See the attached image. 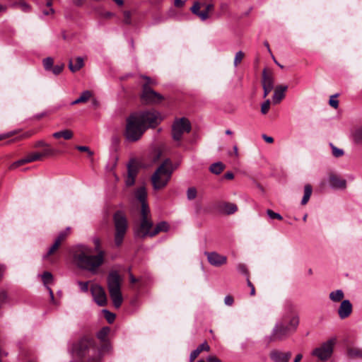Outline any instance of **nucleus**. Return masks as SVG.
<instances>
[{
  "instance_id": "48",
  "label": "nucleus",
  "mask_w": 362,
  "mask_h": 362,
  "mask_svg": "<svg viewBox=\"0 0 362 362\" xmlns=\"http://www.w3.org/2000/svg\"><path fill=\"white\" fill-rule=\"evenodd\" d=\"M337 96V95H332L329 101V105L335 109L339 106V101L336 99Z\"/></svg>"
},
{
  "instance_id": "61",
  "label": "nucleus",
  "mask_w": 362,
  "mask_h": 362,
  "mask_svg": "<svg viewBox=\"0 0 362 362\" xmlns=\"http://www.w3.org/2000/svg\"><path fill=\"white\" fill-rule=\"evenodd\" d=\"M207 361L209 362H221V361L217 357H216L214 356H209L207 358Z\"/></svg>"
},
{
  "instance_id": "33",
  "label": "nucleus",
  "mask_w": 362,
  "mask_h": 362,
  "mask_svg": "<svg viewBox=\"0 0 362 362\" xmlns=\"http://www.w3.org/2000/svg\"><path fill=\"white\" fill-rule=\"evenodd\" d=\"M26 160L27 163H32L37 160H42V155L40 154V152H32L28 153L26 156Z\"/></svg>"
},
{
  "instance_id": "23",
  "label": "nucleus",
  "mask_w": 362,
  "mask_h": 362,
  "mask_svg": "<svg viewBox=\"0 0 362 362\" xmlns=\"http://www.w3.org/2000/svg\"><path fill=\"white\" fill-rule=\"evenodd\" d=\"M201 4L199 2H195L191 8L192 12L199 16L202 21H205L209 18L207 11H200Z\"/></svg>"
},
{
  "instance_id": "56",
  "label": "nucleus",
  "mask_w": 362,
  "mask_h": 362,
  "mask_svg": "<svg viewBox=\"0 0 362 362\" xmlns=\"http://www.w3.org/2000/svg\"><path fill=\"white\" fill-rule=\"evenodd\" d=\"M224 303L227 305H232L233 303V298L230 296H226L224 298Z\"/></svg>"
},
{
  "instance_id": "54",
  "label": "nucleus",
  "mask_w": 362,
  "mask_h": 362,
  "mask_svg": "<svg viewBox=\"0 0 362 362\" xmlns=\"http://www.w3.org/2000/svg\"><path fill=\"white\" fill-rule=\"evenodd\" d=\"M237 269L239 272L242 273V274H247V267L245 264H238L237 266Z\"/></svg>"
},
{
  "instance_id": "16",
  "label": "nucleus",
  "mask_w": 362,
  "mask_h": 362,
  "mask_svg": "<svg viewBox=\"0 0 362 362\" xmlns=\"http://www.w3.org/2000/svg\"><path fill=\"white\" fill-rule=\"evenodd\" d=\"M269 356L274 362H288L291 357V353L273 350L270 352Z\"/></svg>"
},
{
  "instance_id": "27",
  "label": "nucleus",
  "mask_w": 362,
  "mask_h": 362,
  "mask_svg": "<svg viewBox=\"0 0 362 362\" xmlns=\"http://www.w3.org/2000/svg\"><path fill=\"white\" fill-rule=\"evenodd\" d=\"M329 299L334 302L338 303L342 300L344 297V294L342 290L338 289L334 291H332L329 295Z\"/></svg>"
},
{
  "instance_id": "6",
  "label": "nucleus",
  "mask_w": 362,
  "mask_h": 362,
  "mask_svg": "<svg viewBox=\"0 0 362 362\" xmlns=\"http://www.w3.org/2000/svg\"><path fill=\"white\" fill-rule=\"evenodd\" d=\"M107 281L108 291L113 305L116 308H119L123 302L121 292L122 277L117 272L112 271L109 273Z\"/></svg>"
},
{
  "instance_id": "10",
  "label": "nucleus",
  "mask_w": 362,
  "mask_h": 362,
  "mask_svg": "<svg viewBox=\"0 0 362 362\" xmlns=\"http://www.w3.org/2000/svg\"><path fill=\"white\" fill-rule=\"evenodd\" d=\"M190 130L191 124L187 118L176 119L172 125V137L174 141H180L183 134L189 133Z\"/></svg>"
},
{
  "instance_id": "60",
  "label": "nucleus",
  "mask_w": 362,
  "mask_h": 362,
  "mask_svg": "<svg viewBox=\"0 0 362 362\" xmlns=\"http://www.w3.org/2000/svg\"><path fill=\"white\" fill-rule=\"evenodd\" d=\"M14 134H16V132H10L8 133L1 134L0 135V140L8 138L9 136H13Z\"/></svg>"
},
{
  "instance_id": "8",
  "label": "nucleus",
  "mask_w": 362,
  "mask_h": 362,
  "mask_svg": "<svg viewBox=\"0 0 362 362\" xmlns=\"http://www.w3.org/2000/svg\"><path fill=\"white\" fill-rule=\"evenodd\" d=\"M145 131L144 127L134 114L127 119L124 135L127 141L131 142L138 141Z\"/></svg>"
},
{
  "instance_id": "1",
  "label": "nucleus",
  "mask_w": 362,
  "mask_h": 362,
  "mask_svg": "<svg viewBox=\"0 0 362 362\" xmlns=\"http://www.w3.org/2000/svg\"><path fill=\"white\" fill-rule=\"evenodd\" d=\"M93 243L95 255H93V250L91 247L78 245L73 248L72 255L74 263L78 268L95 274L104 262L105 254L100 248V240L98 238H93Z\"/></svg>"
},
{
  "instance_id": "7",
  "label": "nucleus",
  "mask_w": 362,
  "mask_h": 362,
  "mask_svg": "<svg viewBox=\"0 0 362 362\" xmlns=\"http://www.w3.org/2000/svg\"><path fill=\"white\" fill-rule=\"evenodd\" d=\"M115 227L114 240L117 247H119L123 242L128 228V221L124 214L121 211H116L113 215Z\"/></svg>"
},
{
  "instance_id": "41",
  "label": "nucleus",
  "mask_w": 362,
  "mask_h": 362,
  "mask_svg": "<svg viewBox=\"0 0 362 362\" xmlns=\"http://www.w3.org/2000/svg\"><path fill=\"white\" fill-rule=\"evenodd\" d=\"M267 214L268 215V216L271 218V219H278V220H282L283 217L281 216V214H278V213H276L274 211H273L271 209H267Z\"/></svg>"
},
{
  "instance_id": "18",
  "label": "nucleus",
  "mask_w": 362,
  "mask_h": 362,
  "mask_svg": "<svg viewBox=\"0 0 362 362\" xmlns=\"http://www.w3.org/2000/svg\"><path fill=\"white\" fill-rule=\"evenodd\" d=\"M40 276L42 278L44 286L46 287V288L49 291L51 301L53 303H55L53 291L51 289V288L48 286L49 284L52 282V280H53L52 274L49 272H43L42 274H41Z\"/></svg>"
},
{
  "instance_id": "2",
  "label": "nucleus",
  "mask_w": 362,
  "mask_h": 362,
  "mask_svg": "<svg viewBox=\"0 0 362 362\" xmlns=\"http://www.w3.org/2000/svg\"><path fill=\"white\" fill-rule=\"evenodd\" d=\"M170 228L166 221H161L153 227L151 214L144 209L142 211V218H139L134 226V235L139 238L154 237L160 232H167Z\"/></svg>"
},
{
  "instance_id": "49",
  "label": "nucleus",
  "mask_w": 362,
  "mask_h": 362,
  "mask_svg": "<svg viewBox=\"0 0 362 362\" xmlns=\"http://www.w3.org/2000/svg\"><path fill=\"white\" fill-rule=\"evenodd\" d=\"M47 6L49 7L48 10H44L43 14L45 16H48L50 14H53L54 13V10L51 7L52 6V1L51 0H48L46 4Z\"/></svg>"
},
{
  "instance_id": "15",
  "label": "nucleus",
  "mask_w": 362,
  "mask_h": 362,
  "mask_svg": "<svg viewBox=\"0 0 362 362\" xmlns=\"http://www.w3.org/2000/svg\"><path fill=\"white\" fill-rule=\"evenodd\" d=\"M146 191L145 187H139L136 192V197L141 204L139 212V218H142V211L144 209H146V211L151 213L150 208L146 201Z\"/></svg>"
},
{
  "instance_id": "58",
  "label": "nucleus",
  "mask_w": 362,
  "mask_h": 362,
  "mask_svg": "<svg viewBox=\"0 0 362 362\" xmlns=\"http://www.w3.org/2000/svg\"><path fill=\"white\" fill-rule=\"evenodd\" d=\"M247 285L250 287V288H251L250 295L254 296L255 294V289L253 284L251 283V281L249 280V279H247Z\"/></svg>"
},
{
  "instance_id": "24",
  "label": "nucleus",
  "mask_w": 362,
  "mask_h": 362,
  "mask_svg": "<svg viewBox=\"0 0 362 362\" xmlns=\"http://www.w3.org/2000/svg\"><path fill=\"white\" fill-rule=\"evenodd\" d=\"M262 87L274 88V78L272 74H267L266 70L262 72Z\"/></svg>"
},
{
  "instance_id": "47",
  "label": "nucleus",
  "mask_w": 362,
  "mask_h": 362,
  "mask_svg": "<svg viewBox=\"0 0 362 362\" xmlns=\"http://www.w3.org/2000/svg\"><path fill=\"white\" fill-rule=\"evenodd\" d=\"M270 100L268 99L262 103L261 106V112L262 114H266L269 110Z\"/></svg>"
},
{
  "instance_id": "30",
  "label": "nucleus",
  "mask_w": 362,
  "mask_h": 362,
  "mask_svg": "<svg viewBox=\"0 0 362 362\" xmlns=\"http://www.w3.org/2000/svg\"><path fill=\"white\" fill-rule=\"evenodd\" d=\"M312 192H313V189H312V187L310 185H305L304 187V195H303V197L301 200V204L303 205H305L308 203V202L309 201L310 199V197L312 194Z\"/></svg>"
},
{
  "instance_id": "31",
  "label": "nucleus",
  "mask_w": 362,
  "mask_h": 362,
  "mask_svg": "<svg viewBox=\"0 0 362 362\" xmlns=\"http://www.w3.org/2000/svg\"><path fill=\"white\" fill-rule=\"evenodd\" d=\"M352 137L356 143L362 144V126L356 128L353 131Z\"/></svg>"
},
{
  "instance_id": "44",
  "label": "nucleus",
  "mask_w": 362,
  "mask_h": 362,
  "mask_svg": "<svg viewBox=\"0 0 362 362\" xmlns=\"http://www.w3.org/2000/svg\"><path fill=\"white\" fill-rule=\"evenodd\" d=\"M137 175V168L133 165H128V173L127 175L133 177H136Z\"/></svg>"
},
{
  "instance_id": "62",
  "label": "nucleus",
  "mask_w": 362,
  "mask_h": 362,
  "mask_svg": "<svg viewBox=\"0 0 362 362\" xmlns=\"http://www.w3.org/2000/svg\"><path fill=\"white\" fill-rule=\"evenodd\" d=\"M224 177L228 180H232L234 177V175L231 172H228L225 174Z\"/></svg>"
},
{
  "instance_id": "59",
  "label": "nucleus",
  "mask_w": 362,
  "mask_h": 362,
  "mask_svg": "<svg viewBox=\"0 0 362 362\" xmlns=\"http://www.w3.org/2000/svg\"><path fill=\"white\" fill-rule=\"evenodd\" d=\"M262 139L269 144H272L274 142V139L272 136H267L266 134L262 135Z\"/></svg>"
},
{
  "instance_id": "45",
  "label": "nucleus",
  "mask_w": 362,
  "mask_h": 362,
  "mask_svg": "<svg viewBox=\"0 0 362 362\" xmlns=\"http://www.w3.org/2000/svg\"><path fill=\"white\" fill-rule=\"evenodd\" d=\"M69 230V228H67L66 231H62V232H61V233L58 235V236H57V238H56L55 241H56V242H57L58 243L61 244V243H62V242H63V241L66 239V236H67V234H68V232H67V231H68Z\"/></svg>"
},
{
  "instance_id": "9",
  "label": "nucleus",
  "mask_w": 362,
  "mask_h": 362,
  "mask_svg": "<svg viewBox=\"0 0 362 362\" xmlns=\"http://www.w3.org/2000/svg\"><path fill=\"white\" fill-rule=\"evenodd\" d=\"M139 119L145 130L156 127L162 120L160 113L156 110H150L134 114Z\"/></svg>"
},
{
  "instance_id": "13",
  "label": "nucleus",
  "mask_w": 362,
  "mask_h": 362,
  "mask_svg": "<svg viewBox=\"0 0 362 362\" xmlns=\"http://www.w3.org/2000/svg\"><path fill=\"white\" fill-rule=\"evenodd\" d=\"M90 291L94 301L100 306L105 305L107 303V296L104 288L98 284H93Z\"/></svg>"
},
{
  "instance_id": "57",
  "label": "nucleus",
  "mask_w": 362,
  "mask_h": 362,
  "mask_svg": "<svg viewBox=\"0 0 362 362\" xmlns=\"http://www.w3.org/2000/svg\"><path fill=\"white\" fill-rule=\"evenodd\" d=\"M45 146H48V144L46 143L45 141H44L43 140H39L37 141H36L35 144V147H45Z\"/></svg>"
},
{
  "instance_id": "5",
  "label": "nucleus",
  "mask_w": 362,
  "mask_h": 362,
  "mask_svg": "<svg viewBox=\"0 0 362 362\" xmlns=\"http://www.w3.org/2000/svg\"><path fill=\"white\" fill-rule=\"evenodd\" d=\"M173 172L171 161L169 159L165 160L151 176L153 189L160 190L165 188L171 178Z\"/></svg>"
},
{
  "instance_id": "34",
  "label": "nucleus",
  "mask_w": 362,
  "mask_h": 362,
  "mask_svg": "<svg viewBox=\"0 0 362 362\" xmlns=\"http://www.w3.org/2000/svg\"><path fill=\"white\" fill-rule=\"evenodd\" d=\"M56 153H57V151L54 149H53L52 148H51L49 146V145L48 144V146H45V149L43 150L42 152L40 153V154L42 155V159L44 157L53 156L55 155Z\"/></svg>"
},
{
  "instance_id": "12",
  "label": "nucleus",
  "mask_w": 362,
  "mask_h": 362,
  "mask_svg": "<svg viewBox=\"0 0 362 362\" xmlns=\"http://www.w3.org/2000/svg\"><path fill=\"white\" fill-rule=\"evenodd\" d=\"M141 98L143 103L146 104H156L163 100V95L154 91L148 84L143 85Z\"/></svg>"
},
{
  "instance_id": "52",
  "label": "nucleus",
  "mask_w": 362,
  "mask_h": 362,
  "mask_svg": "<svg viewBox=\"0 0 362 362\" xmlns=\"http://www.w3.org/2000/svg\"><path fill=\"white\" fill-rule=\"evenodd\" d=\"M76 148L80 151H85L88 153V156H92L93 155V152L89 149L88 146H78Z\"/></svg>"
},
{
  "instance_id": "29",
  "label": "nucleus",
  "mask_w": 362,
  "mask_h": 362,
  "mask_svg": "<svg viewBox=\"0 0 362 362\" xmlns=\"http://www.w3.org/2000/svg\"><path fill=\"white\" fill-rule=\"evenodd\" d=\"M224 168L225 165L222 162H216L211 165L209 170L215 175H219Z\"/></svg>"
},
{
  "instance_id": "21",
  "label": "nucleus",
  "mask_w": 362,
  "mask_h": 362,
  "mask_svg": "<svg viewBox=\"0 0 362 362\" xmlns=\"http://www.w3.org/2000/svg\"><path fill=\"white\" fill-rule=\"evenodd\" d=\"M84 66L83 59L81 57H78L74 59H70L69 62V69L71 72H76Z\"/></svg>"
},
{
  "instance_id": "37",
  "label": "nucleus",
  "mask_w": 362,
  "mask_h": 362,
  "mask_svg": "<svg viewBox=\"0 0 362 362\" xmlns=\"http://www.w3.org/2000/svg\"><path fill=\"white\" fill-rule=\"evenodd\" d=\"M60 244L54 241V244L50 247L47 254L43 256V259H47L49 255H52L59 247Z\"/></svg>"
},
{
  "instance_id": "4",
  "label": "nucleus",
  "mask_w": 362,
  "mask_h": 362,
  "mask_svg": "<svg viewBox=\"0 0 362 362\" xmlns=\"http://www.w3.org/2000/svg\"><path fill=\"white\" fill-rule=\"evenodd\" d=\"M74 354L87 362H100L102 358V350L90 338L81 339L75 346Z\"/></svg>"
},
{
  "instance_id": "36",
  "label": "nucleus",
  "mask_w": 362,
  "mask_h": 362,
  "mask_svg": "<svg viewBox=\"0 0 362 362\" xmlns=\"http://www.w3.org/2000/svg\"><path fill=\"white\" fill-rule=\"evenodd\" d=\"M54 60L52 57H47L43 59V66L46 71H51L53 67Z\"/></svg>"
},
{
  "instance_id": "32",
  "label": "nucleus",
  "mask_w": 362,
  "mask_h": 362,
  "mask_svg": "<svg viewBox=\"0 0 362 362\" xmlns=\"http://www.w3.org/2000/svg\"><path fill=\"white\" fill-rule=\"evenodd\" d=\"M223 211L227 214H233L238 210V207L233 203H225L222 207Z\"/></svg>"
},
{
  "instance_id": "3",
  "label": "nucleus",
  "mask_w": 362,
  "mask_h": 362,
  "mask_svg": "<svg viewBox=\"0 0 362 362\" xmlns=\"http://www.w3.org/2000/svg\"><path fill=\"white\" fill-rule=\"evenodd\" d=\"M298 325L299 317L292 310H290L275 325L271 336L272 340L284 339L290 332L295 331Z\"/></svg>"
},
{
  "instance_id": "63",
  "label": "nucleus",
  "mask_w": 362,
  "mask_h": 362,
  "mask_svg": "<svg viewBox=\"0 0 362 362\" xmlns=\"http://www.w3.org/2000/svg\"><path fill=\"white\" fill-rule=\"evenodd\" d=\"M184 5V1L182 0H175V6L177 7H182Z\"/></svg>"
},
{
  "instance_id": "20",
  "label": "nucleus",
  "mask_w": 362,
  "mask_h": 362,
  "mask_svg": "<svg viewBox=\"0 0 362 362\" xmlns=\"http://www.w3.org/2000/svg\"><path fill=\"white\" fill-rule=\"evenodd\" d=\"M329 185L334 189H344L346 187V182L335 175H332L329 177Z\"/></svg>"
},
{
  "instance_id": "26",
  "label": "nucleus",
  "mask_w": 362,
  "mask_h": 362,
  "mask_svg": "<svg viewBox=\"0 0 362 362\" xmlns=\"http://www.w3.org/2000/svg\"><path fill=\"white\" fill-rule=\"evenodd\" d=\"M92 97H93V94H92L91 91L85 90L81 93V95H80V97L78 98H77L74 101L71 102V105H76L78 103H86Z\"/></svg>"
},
{
  "instance_id": "53",
  "label": "nucleus",
  "mask_w": 362,
  "mask_h": 362,
  "mask_svg": "<svg viewBox=\"0 0 362 362\" xmlns=\"http://www.w3.org/2000/svg\"><path fill=\"white\" fill-rule=\"evenodd\" d=\"M78 284L83 292H88V282L78 281Z\"/></svg>"
},
{
  "instance_id": "35",
  "label": "nucleus",
  "mask_w": 362,
  "mask_h": 362,
  "mask_svg": "<svg viewBox=\"0 0 362 362\" xmlns=\"http://www.w3.org/2000/svg\"><path fill=\"white\" fill-rule=\"evenodd\" d=\"M110 331V329L108 327H105L102 328L97 334L98 338L101 341H105Z\"/></svg>"
},
{
  "instance_id": "51",
  "label": "nucleus",
  "mask_w": 362,
  "mask_h": 362,
  "mask_svg": "<svg viewBox=\"0 0 362 362\" xmlns=\"http://www.w3.org/2000/svg\"><path fill=\"white\" fill-rule=\"evenodd\" d=\"M141 77L146 80V83L144 84H148V86L149 87H151V86H155L157 84L156 81L151 78L150 77L146 76H142Z\"/></svg>"
},
{
  "instance_id": "50",
  "label": "nucleus",
  "mask_w": 362,
  "mask_h": 362,
  "mask_svg": "<svg viewBox=\"0 0 362 362\" xmlns=\"http://www.w3.org/2000/svg\"><path fill=\"white\" fill-rule=\"evenodd\" d=\"M64 69V64L56 65L52 68V71L54 75L59 74Z\"/></svg>"
},
{
  "instance_id": "22",
  "label": "nucleus",
  "mask_w": 362,
  "mask_h": 362,
  "mask_svg": "<svg viewBox=\"0 0 362 362\" xmlns=\"http://www.w3.org/2000/svg\"><path fill=\"white\" fill-rule=\"evenodd\" d=\"M210 350V346L207 344L206 341L203 342L200 344L195 350L191 352L189 356L190 362H193L195 358L199 355V354L203 351H209Z\"/></svg>"
},
{
  "instance_id": "25",
  "label": "nucleus",
  "mask_w": 362,
  "mask_h": 362,
  "mask_svg": "<svg viewBox=\"0 0 362 362\" xmlns=\"http://www.w3.org/2000/svg\"><path fill=\"white\" fill-rule=\"evenodd\" d=\"M73 132L69 129H64L62 131L56 132L52 134V136L55 139H59L61 137L66 140L71 139L73 137Z\"/></svg>"
},
{
  "instance_id": "43",
  "label": "nucleus",
  "mask_w": 362,
  "mask_h": 362,
  "mask_svg": "<svg viewBox=\"0 0 362 362\" xmlns=\"http://www.w3.org/2000/svg\"><path fill=\"white\" fill-rule=\"evenodd\" d=\"M330 146L332 147V154L334 157L339 158L343 156L344 151L342 149L338 148L332 144H330Z\"/></svg>"
},
{
  "instance_id": "17",
  "label": "nucleus",
  "mask_w": 362,
  "mask_h": 362,
  "mask_svg": "<svg viewBox=\"0 0 362 362\" xmlns=\"http://www.w3.org/2000/svg\"><path fill=\"white\" fill-rule=\"evenodd\" d=\"M352 311V305L349 300L341 301L338 309V314L341 319H344L350 315Z\"/></svg>"
},
{
  "instance_id": "46",
  "label": "nucleus",
  "mask_w": 362,
  "mask_h": 362,
  "mask_svg": "<svg viewBox=\"0 0 362 362\" xmlns=\"http://www.w3.org/2000/svg\"><path fill=\"white\" fill-rule=\"evenodd\" d=\"M8 298V295L6 291H0V308L2 307V305L6 302V300Z\"/></svg>"
},
{
  "instance_id": "28",
  "label": "nucleus",
  "mask_w": 362,
  "mask_h": 362,
  "mask_svg": "<svg viewBox=\"0 0 362 362\" xmlns=\"http://www.w3.org/2000/svg\"><path fill=\"white\" fill-rule=\"evenodd\" d=\"M347 356L351 358H362V349L358 347H349L347 349Z\"/></svg>"
},
{
  "instance_id": "40",
  "label": "nucleus",
  "mask_w": 362,
  "mask_h": 362,
  "mask_svg": "<svg viewBox=\"0 0 362 362\" xmlns=\"http://www.w3.org/2000/svg\"><path fill=\"white\" fill-rule=\"evenodd\" d=\"M105 317L109 323H112L115 320V315L107 310H104Z\"/></svg>"
},
{
  "instance_id": "55",
  "label": "nucleus",
  "mask_w": 362,
  "mask_h": 362,
  "mask_svg": "<svg viewBox=\"0 0 362 362\" xmlns=\"http://www.w3.org/2000/svg\"><path fill=\"white\" fill-rule=\"evenodd\" d=\"M134 182H135V177H130L128 175L127 176L125 182L127 186L133 185L134 184Z\"/></svg>"
},
{
  "instance_id": "64",
  "label": "nucleus",
  "mask_w": 362,
  "mask_h": 362,
  "mask_svg": "<svg viewBox=\"0 0 362 362\" xmlns=\"http://www.w3.org/2000/svg\"><path fill=\"white\" fill-rule=\"evenodd\" d=\"M302 358L303 355L301 354H298V355L296 356L293 362H300Z\"/></svg>"
},
{
  "instance_id": "39",
  "label": "nucleus",
  "mask_w": 362,
  "mask_h": 362,
  "mask_svg": "<svg viewBox=\"0 0 362 362\" xmlns=\"http://www.w3.org/2000/svg\"><path fill=\"white\" fill-rule=\"evenodd\" d=\"M244 56L245 54L242 51H238L235 54L233 62L235 66H237L242 62L243 59L244 58Z\"/></svg>"
},
{
  "instance_id": "14",
  "label": "nucleus",
  "mask_w": 362,
  "mask_h": 362,
  "mask_svg": "<svg viewBox=\"0 0 362 362\" xmlns=\"http://www.w3.org/2000/svg\"><path fill=\"white\" fill-rule=\"evenodd\" d=\"M204 255L207 257V260L210 264L214 267H221L227 262V257L221 255L216 252H205Z\"/></svg>"
},
{
  "instance_id": "42",
  "label": "nucleus",
  "mask_w": 362,
  "mask_h": 362,
  "mask_svg": "<svg viewBox=\"0 0 362 362\" xmlns=\"http://www.w3.org/2000/svg\"><path fill=\"white\" fill-rule=\"evenodd\" d=\"M187 197L189 200H192L197 197V189L194 187H189L187 191Z\"/></svg>"
},
{
  "instance_id": "19",
  "label": "nucleus",
  "mask_w": 362,
  "mask_h": 362,
  "mask_svg": "<svg viewBox=\"0 0 362 362\" xmlns=\"http://www.w3.org/2000/svg\"><path fill=\"white\" fill-rule=\"evenodd\" d=\"M287 88V86H278L276 87L273 95L274 103L278 104L281 101V100L285 97L284 93Z\"/></svg>"
},
{
  "instance_id": "38",
  "label": "nucleus",
  "mask_w": 362,
  "mask_h": 362,
  "mask_svg": "<svg viewBox=\"0 0 362 362\" xmlns=\"http://www.w3.org/2000/svg\"><path fill=\"white\" fill-rule=\"evenodd\" d=\"M26 163H27V160H26V158L25 157V158H22V159H20V160L13 163L9 166V169L10 170H14V169L18 168L19 166H21L22 165H24V164H26Z\"/></svg>"
},
{
  "instance_id": "11",
  "label": "nucleus",
  "mask_w": 362,
  "mask_h": 362,
  "mask_svg": "<svg viewBox=\"0 0 362 362\" xmlns=\"http://www.w3.org/2000/svg\"><path fill=\"white\" fill-rule=\"evenodd\" d=\"M334 343V339H330L322 344L320 347L315 349L312 354L317 356L321 361H327L331 357L333 353Z\"/></svg>"
}]
</instances>
